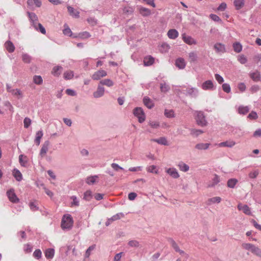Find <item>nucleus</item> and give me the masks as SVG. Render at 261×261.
Instances as JSON below:
<instances>
[{
	"mask_svg": "<svg viewBox=\"0 0 261 261\" xmlns=\"http://www.w3.org/2000/svg\"><path fill=\"white\" fill-rule=\"evenodd\" d=\"M219 147H232L236 145V142L233 140H228L217 144Z\"/></svg>",
	"mask_w": 261,
	"mask_h": 261,
	"instance_id": "obj_12",
	"label": "nucleus"
},
{
	"mask_svg": "<svg viewBox=\"0 0 261 261\" xmlns=\"http://www.w3.org/2000/svg\"><path fill=\"white\" fill-rule=\"evenodd\" d=\"M23 123L24 127L25 128H28L31 123V120L30 118L26 117L24 119Z\"/></svg>",
	"mask_w": 261,
	"mask_h": 261,
	"instance_id": "obj_62",
	"label": "nucleus"
},
{
	"mask_svg": "<svg viewBox=\"0 0 261 261\" xmlns=\"http://www.w3.org/2000/svg\"><path fill=\"white\" fill-rule=\"evenodd\" d=\"M253 246L254 245L253 244L250 243H243L242 244V247L243 248L250 251H251Z\"/></svg>",
	"mask_w": 261,
	"mask_h": 261,
	"instance_id": "obj_53",
	"label": "nucleus"
},
{
	"mask_svg": "<svg viewBox=\"0 0 261 261\" xmlns=\"http://www.w3.org/2000/svg\"><path fill=\"white\" fill-rule=\"evenodd\" d=\"M98 178L97 175L88 177L86 179V183L90 185H93L96 182Z\"/></svg>",
	"mask_w": 261,
	"mask_h": 261,
	"instance_id": "obj_31",
	"label": "nucleus"
},
{
	"mask_svg": "<svg viewBox=\"0 0 261 261\" xmlns=\"http://www.w3.org/2000/svg\"><path fill=\"white\" fill-rule=\"evenodd\" d=\"M123 13L126 15H131L134 13V8L129 6H126L123 8Z\"/></svg>",
	"mask_w": 261,
	"mask_h": 261,
	"instance_id": "obj_25",
	"label": "nucleus"
},
{
	"mask_svg": "<svg viewBox=\"0 0 261 261\" xmlns=\"http://www.w3.org/2000/svg\"><path fill=\"white\" fill-rule=\"evenodd\" d=\"M43 135V133L42 130H39L36 133L35 139V143L36 145L39 146L40 145L41 139L42 138Z\"/></svg>",
	"mask_w": 261,
	"mask_h": 261,
	"instance_id": "obj_23",
	"label": "nucleus"
},
{
	"mask_svg": "<svg viewBox=\"0 0 261 261\" xmlns=\"http://www.w3.org/2000/svg\"><path fill=\"white\" fill-rule=\"evenodd\" d=\"M238 208L239 211H243V212L246 215H250L251 214L250 208L246 204L243 205L241 203H239L238 205Z\"/></svg>",
	"mask_w": 261,
	"mask_h": 261,
	"instance_id": "obj_10",
	"label": "nucleus"
},
{
	"mask_svg": "<svg viewBox=\"0 0 261 261\" xmlns=\"http://www.w3.org/2000/svg\"><path fill=\"white\" fill-rule=\"evenodd\" d=\"M249 111L248 106H240L238 108V113L240 114L245 115Z\"/></svg>",
	"mask_w": 261,
	"mask_h": 261,
	"instance_id": "obj_30",
	"label": "nucleus"
},
{
	"mask_svg": "<svg viewBox=\"0 0 261 261\" xmlns=\"http://www.w3.org/2000/svg\"><path fill=\"white\" fill-rule=\"evenodd\" d=\"M177 166L181 171H182L184 172H186L188 170H189V166L187 164H186L182 162L179 163Z\"/></svg>",
	"mask_w": 261,
	"mask_h": 261,
	"instance_id": "obj_42",
	"label": "nucleus"
},
{
	"mask_svg": "<svg viewBox=\"0 0 261 261\" xmlns=\"http://www.w3.org/2000/svg\"><path fill=\"white\" fill-rule=\"evenodd\" d=\"M169 242L175 251L179 252L180 254H184L185 253L184 251L179 249L177 244L173 240L170 239Z\"/></svg>",
	"mask_w": 261,
	"mask_h": 261,
	"instance_id": "obj_19",
	"label": "nucleus"
},
{
	"mask_svg": "<svg viewBox=\"0 0 261 261\" xmlns=\"http://www.w3.org/2000/svg\"><path fill=\"white\" fill-rule=\"evenodd\" d=\"M133 113L138 118L140 123H142L145 121V115L142 108L140 107L136 108L134 110Z\"/></svg>",
	"mask_w": 261,
	"mask_h": 261,
	"instance_id": "obj_2",
	"label": "nucleus"
},
{
	"mask_svg": "<svg viewBox=\"0 0 261 261\" xmlns=\"http://www.w3.org/2000/svg\"><path fill=\"white\" fill-rule=\"evenodd\" d=\"M197 56L195 52H191L189 54V60L190 62H194L197 61Z\"/></svg>",
	"mask_w": 261,
	"mask_h": 261,
	"instance_id": "obj_40",
	"label": "nucleus"
},
{
	"mask_svg": "<svg viewBox=\"0 0 261 261\" xmlns=\"http://www.w3.org/2000/svg\"><path fill=\"white\" fill-rule=\"evenodd\" d=\"M165 115L168 118H172L174 117V111L172 110H165Z\"/></svg>",
	"mask_w": 261,
	"mask_h": 261,
	"instance_id": "obj_49",
	"label": "nucleus"
},
{
	"mask_svg": "<svg viewBox=\"0 0 261 261\" xmlns=\"http://www.w3.org/2000/svg\"><path fill=\"white\" fill-rule=\"evenodd\" d=\"M71 199L72 200V202L71 203L72 206H79V201L77 200L76 196H72V197H71Z\"/></svg>",
	"mask_w": 261,
	"mask_h": 261,
	"instance_id": "obj_63",
	"label": "nucleus"
},
{
	"mask_svg": "<svg viewBox=\"0 0 261 261\" xmlns=\"http://www.w3.org/2000/svg\"><path fill=\"white\" fill-rule=\"evenodd\" d=\"M232 46L234 51L237 53H240L242 50V45L239 42H234Z\"/></svg>",
	"mask_w": 261,
	"mask_h": 261,
	"instance_id": "obj_32",
	"label": "nucleus"
},
{
	"mask_svg": "<svg viewBox=\"0 0 261 261\" xmlns=\"http://www.w3.org/2000/svg\"><path fill=\"white\" fill-rule=\"evenodd\" d=\"M170 48V45L167 43H163L161 45V51L162 52H167Z\"/></svg>",
	"mask_w": 261,
	"mask_h": 261,
	"instance_id": "obj_51",
	"label": "nucleus"
},
{
	"mask_svg": "<svg viewBox=\"0 0 261 261\" xmlns=\"http://www.w3.org/2000/svg\"><path fill=\"white\" fill-rule=\"evenodd\" d=\"M62 67L61 66H56L54 67L51 71L52 74L55 76H59L62 71Z\"/></svg>",
	"mask_w": 261,
	"mask_h": 261,
	"instance_id": "obj_34",
	"label": "nucleus"
},
{
	"mask_svg": "<svg viewBox=\"0 0 261 261\" xmlns=\"http://www.w3.org/2000/svg\"><path fill=\"white\" fill-rule=\"evenodd\" d=\"M166 172L174 178H177L179 176V174L175 168H168L166 170Z\"/></svg>",
	"mask_w": 261,
	"mask_h": 261,
	"instance_id": "obj_17",
	"label": "nucleus"
},
{
	"mask_svg": "<svg viewBox=\"0 0 261 261\" xmlns=\"http://www.w3.org/2000/svg\"><path fill=\"white\" fill-rule=\"evenodd\" d=\"M41 255L42 253L40 250L39 249L36 250L33 253V256H34V257L37 259H39L40 258H41Z\"/></svg>",
	"mask_w": 261,
	"mask_h": 261,
	"instance_id": "obj_61",
	"label": "nucleus"
},
{
	"mask_svg": "<svg viewBox=\"0 0 261 261\" xmlns=\"http://www.w3.org/2000/svg\"><path fill=\"white\" fill-rule=\"evenodd\" d=\"M73 224V220L71 216L66 214L63 216L61 221V227L63 229H70Z\"/></svg>",
	"mask_w": 261,
	"mask_h": 261,
	"instance_id": "obj_1",
	"label": "nucleus"
},
{
	"mask_svg": "<svg viewBox=\"0 0 261 261\" xmlns=\"http://www.w3.org/2000/svg\"><path fill=\"white\" fill-rule=\"evenodd\" d=\"M7 91L13 95L17 96H19L20 97H22V93L20 90L18 89H11L9 87L7 86Z\"/></svg>",
	"mask_w": 261,
	"mask_h": 261,
	"instance_id": "obj_26",
	"label": "nucleus"
},
{
	"mask_svg": "<svg viewBox=\"0 0 261 261\" xmlns=\"http://www.w3.org/2000/svg\"><path fill=\"white\" fill-rule=\"evenodd\" d=\"M138 11L140 15L143 17H147L151 15V10L148 8L140 7L138 8Z\"/></svg>",
	"mask_w": 261,
	"mask_h": 261,
	"instance_id": "obj_9",
	"label": "nucleus"
},
{
	"mask_svg": "<svg viewBox=\"0 0 261 261\" xmlns=\"http://www.w3.org/2000/svg\"><path fill=\"white\" fill-rule=\"evenodd\" d=\"M7 195L11 202L13 203H17L19 202V199L17 198L13 190H10L7 191Z\"/></svg>",
	"mask_w": 261,
	"mask_h": 261,
	"instance_id": "obj_4",
	"label": "nucleus"
},
{
	"mask_svg": "<svg viewBox=\"0 0 261 261\" xmlns=\"http://www.w3.org/2000/svg\"><path fill=\"white\" fill-rule=\"evenodd\" d=\"M214 48L217 53H223L226 51L224 44L220 43H216L214 46Z\"/></svg>",
	"mask_w": 261,
	"mask_h": 261,
	"instance_id": "obj_14",
	"label": "nucleus"
},
{
	"mask_svg": "<svg viewBox=\"0 0 261 261\" xmlns=\"http://www.w3.org/2000/svg\"><path fill=\"white\" fill-rule=\"evenodd\" d=\"M198 90L197 89L195 88H189L187 90V93L192 96H196V93H197Z\"/></svg>",
	"mask_w": 261,
	"mask_h": 261,
	"instance_id": "obj_50",
	"label": "nucleus"
},
{
	"mask_svg": "<svg viewBox=\"0 0 261 261\" xmlns=\"http://www.w3.org/2000/svg\"><path fill=\"white\" fill-rule=\"evenodd\" d=\"M160 88L162 92H166L169 90V86L165 83H161Z\"/></svg>",
	"mask_w": 261,
	"mask_h": 261,
	"instance_id": "obj_60",
	"label": "nucleus"
},
{
	"mask_svg": "<svg viewBox=\"0 0 261 261\" xmlns=\"http://www.w3.org/2000/svg\"><path fill=\"white\" fill-rule=\"evenodd\" d=\"M147 170L148 172L150 173H155L156 174L158 173V170L156 169V167L154 165H151L149 166Z\"/></svg>",
	"mask_w": 261,
	"mask_h": 261,
	"instance_id": "obj_55",
	"label": "nucleus"
},
{
	"mask_svg": "<svg viewBox=\"0 0 261 261\" xmlns=\"http://www.w3.org/2000/svg\"><path fill=\"white\" fill-rule=\"evenodd\" d=\"M201 88L204 90H211L213 89L214 84L212 81L207 80L202 83Z\"/></svg>",
	"mask_w": 261,
	"mask_h": 261,
	"instance_id": "obj_11",
	"label": "nucleus"
},
{
	"mask_svg": "<svg viewBox=\"0 0 261 261\" xmlns=\"http://www.w3.org/2000/svg\"><path fill=\"white\" fill-rule=\"evenodd\" d=\"M175 65L179 69H184L186 66V62L183 58H179L175 62Z\"/></svg>",
	"mask_w": 261,
	"mask_h": 261,
	"instance_id": "obj_20",
	"label": "nucleus"
},
{
	"mask_svg": "<svg viewBox=\"0 0 261 261\" xmlns=\"http://www.w3.org/2000/svg\"><path fill=\"white\" fill-rule=\"evenodd\" d=\"M55 251L53 249H48L45 252V257L47 258H51L54 255Z\"/></svg>",
	"mask_w": 261,
	"mask_h": 261,
	"instance_id": "obj_38",
	"label": "nucleus"
},
{
	"mask_svg": "<svg viewBox=\"0 0 261 261\" xmlns=\"http://www.w3.org/2000/svg\"><path fill=\"white\" fill-rule=\"evenodd\" d=\"M128 244L133 247H138L139 246V242L136 240H132L130 241Z\"/></svg>",
	"mask_w": 261,
	"mask_h": 261,
	"instance_id": "obj_58",
	"label": "nucleus"
},
{
	"mask_svg": "<svg viewBox=\"0 0 261 261\" xmlns=\"http://www.w3.org/2000/svg\"><path fill=\"white\" fill-rule=\"evenodd\" d=\"M143 103L144 105L149 109H151L154 104L152 100L148 97H144L143 98Z\"/></svg>",
	"mask_w": 261,
	"mask_h": 261,
	"instance_id": "obj_24",
	"label": "nucleus"
},
{
	"mask_svg": "<svg viewBox=\"0 0 261 261\" xmlns=\"http://www.w3.org/2000/svg\"><path fill=\"white\" fill-rule=\"evenodd\" d=\"M93 197L92 192L90 190L86 191L84 194V199L87 201H90Z\"/></svg>",
	"mask_w": 261,
	"mask_h": 261,
	"instance_id": "obj_36",
	"label": "nucleus"
},
{
	"mask_svg": "<svg viewBox=\"0 0 261 261\" xmlns=\"http://www.w3.org/2000/svg\"><path fill=\"white\" fill-rule=\"evenodd\" d=\"M221 198L220 197H218V196L214 197H212V198L208 199L207 204L208 205H211V204L216 203H219L221 202Z\"/></svg>",
	"mask_w": 261,
	"mask_h": 261,
	"instance_id": "obj_27",
	"label": "nucleus"
},
{
	"mask_svg": "<svg viewBox=\"0 0 261 261\" xmlns=\"http://www.w3.org/2000/svg\"><path fill=\"white\" fill-rule=\"evenodd\" d=\"M251 251L256 255L261 257V249L258 247L254 245Z\"/></svg>",
	"mask_w": 261,
	"mask_h": 261,
	"instance_id": "obj_44",
	"label": "nucleus"
},
{
	"mask_svg": "<svg viewBox=\"0 0 261 261\" xmlns=\"http://www.w3.org/2000/svg\"><path fill=\"white\" fill-rule=\"evenodd\" d=\"M100 83L103 85H106L108 87H111L113 86L114 83L110 79H105L100 82Z\"/></svg>",
	"mask_w": 261,
	"mask_h": 261,
	"instance_id": "obj_41",
	"label": "nucleus"
},
{
	"mask_svg": "<svg viewBox=\"0 0 261 261\" xmlns=\"http://www.w3.org/2000/svg\"><path fill=\"white\" fill-rule=\"evenodd\" d=\"M107 75V72L103 70H100L95 72L92 76L94 80H99L101 77H105Z\"/></svg>",
	"mask_w": 261,
	"mask_h": 261,
	"instance_id": "obj_6",
	"label": "nucleus"
},
{
	"mask_svg": "<svg viewBox=\"0 0 261 261\" xmlns=\"http://www.w3.org/2000/svg\"><path fill=\"white\" fill-rule=\"evenodd\" d=\"M29 206L31 210L35 211L38 209L37 204L35 201H31L29 203Z\"/></svg>",
	"mask_w": 261,
	"mask_h": 261,
	"instance_id": "obj_54",
	"label": "nucleus"
},
{
	"mask_svg": "<svg viewBox=\"0 0 261 261\" xmlns=\"http://www.w3.org/2000/svg\"><path fill=\"white\" fill-rule=\"evenodd\" d=\"M95 248V245H92L90 246L85 253V257L88 258L91 254V251L93 250Z\"/></svg>",
	"mask_w": 261,
	"mask_h": 261,
	"instance_id": "obj_57",
	"label": "nucleus"
},
{
	"mask_svg": "<svg viewBox=\"0 0 261 261\" xmlns=\"http://www.w3.org/2000/svg\"><path fill=\"white\" fill-rule=\"evenodd\" d=\"M19 162L22 166L25 167L28 162L27 156L20 154L19 156Z\"/></svg>",
	"mask_w": 261,
	"mask_h": 261,
	"instance_id": "obj_37",
	"label": "nucleus"
},
{
	"mask_svg": "<svg viewBox=\"0 0 261 261\" xmlns=\"http://www.w3.org/2000/svg\"><path fill=\"white\" fill-rule=\"evenodd\" d=\"M13 175L17 181H20L22 179V175L21 172L16 169L13 170Z\"/></svg>",
	"mask_w": 261,
	"mask_h": 261,
	"instance_id": "obj_29",
	"label": "nucleus"
},
{
	"mask_svg": "<svg viewBox=\"0 0 261 261\" xmlns=\"http://www.w3.org/2000/svg\"><path fill=\"white\" fill-rule=\"evenodd\" d=\"M105 92V88L102 87L98 86L97 90L94 92L93 96L95 98L101 97Z\"/></svg>",
	"mask_w": 261,
	"mask_h": 261,
	"instance_id": "obj_15",
	"label": "nucleus"
},
{
	"mask_svg": "<svg viewBox=\"0 0 261 261\" xmlns=\"http://www.w3.org/2000/svg\"><path fill=\"white\" fill-rule=\"evenodd\" d=\"M238 180L236 178H231L227 181V185L228 187L230 188H234L236 184L238 183Z\"/></svg>",
	"mask_w": 261,
	"mask_h": 261,
	"instance_id": "obj_35",
	"label": "nucleus"
},
{
	"mask_svg": "<svg viewBox=\"0 0 261 261\" xmlns=\"http://www.w3.org/2000/svg\"><path fill=\"white\" fill-rule=\"evenodd\" d=\"M34 82L37 85H40L42 83V79L40 75H35L33 77Z\"/></svg>",
	"mask_w": 261,
	"mask_h": 261,
	"instance_id": "obj_47",
	"label": "nucleus"
},
{
	"mask_svg": "<svg viewBox=\"0 0 261 261\" xmlns=\"http://www.w3.org/2000/svg\"><path fill=\"white\" fill-rule=\"evenodd\" d=\"M250 77L256 82L260 80V75L258 71H255L250 74Z\"/></svg>",
	"mask_w": 261,
	"mask_h": 261,
	"instance_id": "obj_28",
	"label": "nucleus"
},
{
	"mask_svg": "<svg viewBox=\"0 0 261 261\" xmlns=\"http://www.w3.org/2000/svg\"><path fill=\"white\" fill-rule=\"evenodd\" d=\"M196 119L198 125L201 126H204L206 125L207 122L205 119V116H204L203 113L202 112L198 111L196 112Z\"/></svg>",
	"mask_w": 261,
	"mask_h": 261,
	"instance_id": "obj_3",
	"label": "nucleus"
},
{
	"mask_svg": "<svg viewBox=\"0 0 261 261\" xmlns=\"http://www.w3.org/2000/svg\"><path fill=\"white\" fill-rule=\"evenodd\" d=\"M153 141L158 143L160 144L167 145L168 142L166 138L162 137L158 139H153L152 140Z\"/></svg>",
	"mask_w": 261,
	"mask_h": 261,
	"instance_id": "obj_43",
	"label": "nucleus"
},
{
	"mask_svg": "<svg viewBox=\"0 0 261 261\" xmlns=\"http://www.w3.org/2000/svg\"><path fill=\"white\" fill-rule=\"evenodd\" d=\"M222 89L224 92H225L227 93H228L230 92V87L229 85L228 84H226V83L223 84L222 85Z\"/></svg>",
	"mask_w": 261,
	"mask_h": 261,
	"instance_id": "obj_59",
	"label": "nucleus"
},
{
	"mask_svg": "<svg viewBox=\"0 0 261 261\" xmlns=\"http://www.w3.org/2000/svg\"><path fill=\"white\" fill-rule=\"evenodd\" d=\"M28 16L30 18V20L31 21L32 24L36 30H38V28L37 27V24L38 23V17L37 15L32 12H28Z\"/></svg>",
	"mask_w": 261,
	"mask_h": 261,
	"instance_id": "obj_8",
	"label": "nucleus"
},
{
	"mask_svg": "<svg viewBox=\"0 0 261 261\" xmlns=\"http://www.w3.org/2000/svg\"><path fill=\"white\" fill-rule=\"evenodd\" d=\"M182 38L184 42L188 45L196 44V40L190 36L187 35L186 34L182 35Z\"/></svg>",
	"mask_w": 261,
	"mask_h": 261,
	"instance_id": "obj_7",
	"label": "nucleus"
},
{
	"mask_svg": "<svg viewBox=\"0 0 261 261\" xmlns=\"http://www.w3.org/2000/svg\"><path fill=\"white\" fill-rule=\"evenodd\" d=\"M22 60L23 62L25 63H29L31 61V58L29 55L27 54H23L22 55Z\"/></svg>",
	"mask_w": 261,
	"mask_h": 261,
	"instance_id": "obj_48",
	"label": "nucleus"
},
{
	"mask_svg": "<svg viewBox=\"0 0 261 261\" xmlns=\"http://www.w3.org/2000/svg\"><path fill=\"white\" fill-rule=\"evenodd\" d=\"M5 46L7 51H8L9 53H13L15 48L14 44L10 41H7L5 43Z\"/></svg>",
	"mask_w": 261,
	"mask_h": 261,
	"instance_id": "obj_21",
	"label": "nucleus"
},
{
	"mask_svg": "<svg viewBox=\"0 0 261 261\" xmlns=\"http://www.w3.org/2000/svg\"><path fill=\"white\" fill-rule=\"evenodd\" d=\"M34 3L37 7H40L41 6V2L40 0H28L27 4L28 5H31Z\"/></svg>",
	"mask_w": 261,
	"mask_h": 261,
	"instance_id": "obj_46",
	"label": "nucleus"
},
{
	"mask_svg": "<svg viewBox=\"0 0 261 261\" xmlns=\"http://www.w3.org/2000/svg\"><path fill=\"white\" fill-rule=\"evenodd\" d=\"M91 36V35L89 32H84L82 33H80L78 34L77 36H75L74 37H79L81 39H87Z\"/></svg>",
	"mask_w": 261,
	"mask_h": 261,
	"instance_id": "obj_39",
	"label": "nucleus"
},
{
	"mask_svg": "<svg viewBox=\"0 0 261 261\" xmlns=\"http://www.w3.org/2000/svg\"><path fill=\"white\" fill-rule=\"evenodd\" d=\"M68 12L69 14L75 18H79L80 17V12L75 10L73 7L71 6L67 7Z\"/></svg>",
	"mask_w": 261,
	"mask_h": 261,
	"instance_id": "obj_18",
	"label": "nucleus"
},
{
	"mask_svg": "<svg viewBox=\"0 0 261 261\" xmlns=\"http://www.w3.org/2000/svg\"><path fill=\"white\" fill-rule=\"evenodd\" d=\"M210 145V143H198L195 146V148L199 150H204L207 149Z\"/></svg>",
	"mask_w": 261,
	"mask_h": 261,
	"instance_id": "obj_33",
	"label": "nucleus"
},
{
	"mask_svg": "<svg viewBox=\"0 0 261 261\" xmlns=\"http://www.w3.org/2000/svg\"><path fill=\"white\" fill-rule=\"evenodd\" d=\"M154 59L151 56H147L144 58V65L146 66H150L153 64Z\"/></svg>",
	"mask_w": 261,
	"mask_h": 261,
	"instance_id": "obj_16",
	"label": "nucleus"
},
{
	"mask_svg": "<svg viewBox=\"0 0 261 261\" xmlns=\"http://www.w3.org/2000/svg\"><path fill=\"white\" fill-rule=\"evenodd\" d=\"M64 77L66 80H70L73 77V72L72 71L69 70L64 72Z\"/></svg>",
	"mask_w": 261,
	"mask_h": 261,
	"instance_id": "obj_45",
	"label": "nucleus"
},
{
	"mask_svg": "<svg viewBox=\"0 0 261 261\" xmlns=\"http://www.w3.org/2000/svg\"><path fill=\"white\" fill-rule=\"evenodd\" d=\"M238 60L242 64L246 63L247 61L246 57L243 55H239L238 57Z\"/></svg>",
	"mask_w": 261,
	"mask_h": 261,
	"instance_id": "obj_52",
	"label": "nucleus"
},
{
	"mask_svg": "<svg viewBox=\"0 0 261 261\" xmlns=\"http://www.w3.org/2000/svg\"><path fill=\"white\" fill-rule=\"evenodd\" d=\"M63 34L65 35L71 36L72 35V32L69 28L68 27L65 28L63 31Z\"/></svg>",
	"mask_w": 261,
	"mask_h": 261,
	"instance_id": "obj_64",
	"label": "nucleus"
},
{
	"mask_svg": "<svg viewBox=\"0 0 261 261\" xmlns=\"http://www.w3.org/2000/svg\"><path fill=\"white\" fill-rule=\"evenodd\" d=\"M248 118L251 120H255L258 118L257 113L254 111H252L248 116Z\"/></svg>",
	"mask_w": 261,
	"mask_h": 261,
	"instance_id": "obj_56",
	"label": "nucleus"
},
{
	"mask_svg": "<svg viewBox=\"0 0 261 261\" xmlns=\"http://www.w3.org/2000/svg\"><path fill=\"white\" fill-rule=\"evenodd\" d=\"M178 31L174 29L169 30L167 32V36L171 39H176L178 37Z\"/></svg>",
	"mask_w": 261,
	"mask_h": 261,
	"instance_id": "obj_13",
	"label": "nucleus"
},
{
	"mask_svg": "<svg viewBox=\"0 0 261 261\" xmlns=\"http://www.w3.org/2000/svg\"><path fill=\"white\" fill-rule=\"evenodd\" d=\"M49 145L50 143L48 141H45L42 144L39 153V155L42 158L44 157L46 155L47 152L48 151Z\"/></svg>",
	"mask_w": 261,
	"mask_h": 261,
	"instance_id": "obj_5",
	"label": "nucleus"
},
{
	"mask_svg": "<svg viewBox=\"0 0 261 261\" xmlns=\"http://www.w3.org/2000/svg\"><path fill=\"white\" fill-rule=\"evenodd\" d=\"M233 4L236 10H240L244 7L245 5V1L234 0L233 2Z\"/></svg>",
	"mask_w": 261,
	"mask_h": 261,
	"instance_id": "obj_22",
	"label": "nucleus"
}]
</instances>
